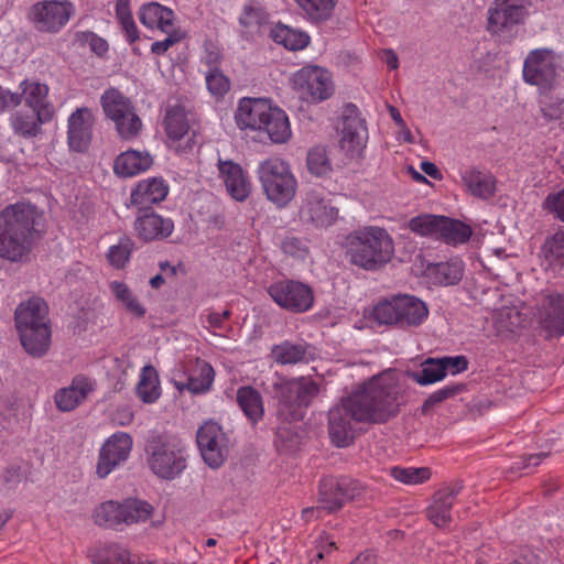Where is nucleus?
Masks as SVG:
<instances>
[{"label":"nucleus","mask_w":564,"mask_h":564,"mask_svg":"<svg viewBox=\"0 0 564 564\" xmlns=\"http://www.w3.org/2000/svg\"><path fill=\"white\" fill-rule=\"evenodd\" d=\"M304 17L314 23L329 20L333 15L335 0H294Z\"/></svg>","instance_id":"42"},{"label":"nucleus","mask_w":564,"mask_h":564,"mask_svg":"<svg viewBox=\"0 0 564 564\" xmlns=\"http://www.w3.org/2000/svg\"><path fill=\"white\" fill-rule=\"evenodd\" d=\"M109 288L116 300L119 301L130 314L137 317L144 316L145 308L140 304L126 283L112 281Z\"/></svg>","instance_id":"44"},{"label":"nucleus","mask_w":564,"mask_h":564,"mask_svg":"<svg viewBox=\"0 0 564 564\" xmlns=\"http://www.w3.org/2000/svg\"><path fill=\"white\" fill-rule=\"evenodd\" d=\"M562 58L555 51L541 47L528 53L523 61V80L536 86L541 93L549 91L560 84Z\"/></svg>","instance_id":"10"},{"label":"nucleus","mask_w":564,"mask_h":564,"mask_svg":"<svg viewBox=\"0 0 564 564\" xmlns=\"http://www.w3.org/2000/svg\"><path fill=\"white\" fill-rule=\"evenodd\" d=\"M134 229L143 240H154L169 237L174 230V223L171 218L150 213L135 219Z\"/></svg>","instance_id":"29"},{"label":"nucleus","mask_w":564,"mask_h":564,"mask_svg":"<svg viewBox=\"0 0 564 564\" xmlns=\"http://www.w3.org/2000/svg\"><path fill=\"white\" fill-rule=\"evenodd\" d=\"M196 442L204 462L210 468H219L228 458L230 442L217 422H204L197 430Z\"/></svg>","instance_id":"16"},{"label":"nucleus","mask_w":564,"mask_h":564,"mask_svg":"<svg viewBox=\"0 0 564 564\" xmlns=\"http://www.w3.org/2000/svg\"><path fill=\"white\" fill-rule=\"evenodd\" d=\"M94 564H126L129 552L117 543H102L89 551Z\"/></svg>","instance_id":"41"},{"label":"nucleus","mask_w":564,"mask_h":564,"mask_svg":"<svg viewBox=\"0 0 564 564\" xmlns=\"http://www.w3.org/2000/svg\"><path fill=\"white\" fill-rule=\"evenodd\" d=\"M214 376V369L209 364L197 360L194 373L186 381H175L174 384L181 392L187 390L194 394H200L209 391Z\"/></svg>","instance_id":"34"},{"label":"nucleus","mask_w":564,"mask_h":564,"mask_svg":"<svg viewBox=\"0 0 564 564\" xmlns=\"http://www.w3.org/2000/svg\"><path fill=\"white\" fill-rule=\"evenodd\" d=\"M133 241L127 237H120L118 243L109 247L107 251V260L111 267L122 269L129 262L132 250Z\"/></svg>","instance_id":"49"},{"label":"nucleus","mask_w":564,"mask_h":564,"mask_svg":"<svg viewBox=\"0 0 564 564\" xmlns=\"http://www.w3.org/2000/svg\"><path fill=\"white\" fill-rule=\"evenodd\" d=\"M137 393L144 403H153L160 398V380L154 367L148 365L142 368Z\"/></svg>","instance_id":"40"},{"label":"nucleus","mask_w":564,"mask_h":564,"mask_svg":"<svg viewBox=\"0 0 564 564\" xmlns=\"http://www.w3.org/2000/svg\"><path fill=\"white\" fill-rule=\"evenodd\" d=\"M270 297L282 308L303 313L312 308L314 293L310 285L295 280H279L268 288Z\"/></svg>","instance_id":"17"},{"label":"nucleus","mask_w":564,"mask_h":564,"mask_svg":"<svg viewBox=\"0 0 564 564\" xmlns=\"http://www.w3.org/2000/svg\"><path fill=\"white\" fill-rule=\"evenodd\" d=\"M301 217L317 227H327L335 223L338 216L337 209L319 187L310 188L304 196L300 209Z\"/></svg>","instance_id":"20"},{"label":"nucleus","mask_w":564,"mask_h":564,"mask_svg":"<svg viewBox=\"0 0 564 564\" xmlns=\"http://www.w3.org/2000/svg\"><path fill=\"white\" fill-rule=\"evenodd\" d=\"M435 280L443 285L457 284L464 274V262L454 258L447 262L437 263L432 268Z\"/></svg>","instance_id":"43"},{"label":"nucleus","mask_w":564,"mask_h":564,"mask_svg":"<svg viewBox=\"0 0 564 564\" xmlns=\"http://www.w3.org/2000/svg\"><path fill=\"white\" fill-rule=\"evenodd\" d=\"M93 391L94 382L83 375H77L69 386L55 392L54 402L59 411L70 412L79 406Z\"/></svg>","instance_id":"23"},{"label":"nucleus","mask_w":564,"mask_h":564,"mask_svg":"<svg viewBox=\"0 0 564 564\" xmlns=\"http://www.w3.org/2000/svg\"><path fill=\"white\" fill-rule=\"evenodd\" d=\"M140 22L148 29L169 33L173 29L174 12L158 2L144 3L139 10Z\"/></svg>","instance_id":"30"},{"label":"nucleus","mask_w":564,"mask_h":564,"mask_svg":"<svg viewBox=\"0 0 564 564\" xmlns=\"http://www.w3.org/2000/svg\"><path fill=\"white\" fill-rule=\"evenodd\" d=\"M464 387L458 384H451L445 386L436 391H434L432 394L429 395V398L424 401L422 405V411L426 412L431 408L435 406L436 404L443 402L444 400L452 398L463 391Z\"/></svg>","instance_id":"54"},{"label":"nucleus","mask_w":564,"mask_h":564,"mask_svg":"<svg viewBox=\"0 0 564 564\" xmlns=\"http://www.w3.org/2000/svg\"><path fill=\"white\" fill-rule=\"evenodd\" d=\"M279 414L286 421H297L319 392V386L310 377L286 380L275 386Z\"/></svg>","instance_id":"12"},{"label":"nucleus","mask_w":564,"mask_h":564,"mask_svg":"<svg viewBox=\"0 0 564 564\" xmlns=\"http://www.w3.org/2000/svg\"><path fill=\"white\" fill-rule=\"evenodd\" d=\"M497 319L501 323V327L509 332H513L521 324L520 315L514 308H502L499 311Z\"/></svg>","instance_id":"58"},{"label":"nucleus","mask_w":564,"mask_h":564,"mask_svg":"<svg viewBox=\"0 0 564 564\" xmlns=\"http://www.w3.org/2000/svg\"><path fill=\"white\" fill-rule=\"evenodd\" d=\"M306 166L308 172L316 177H325L333 171L328 153L321 145H316L307 152Z\"/></svg>","instance_id":"45"},{"label":"nucleus","mask_w":564,"mask_h":564,"mask_svg":"<svg viewBox=\"0 0 564 564\" xmlns=\"http://www.w3.org/2000/svg\"><path fill=\"white\" fill-rule=\"evenodd\" d=\"M541 112L549 121L564 119V99L542 100Z\"/></svg>","instance_id":"55"},{"label":"nucleus","mask_w":564,"mask_h":564,"mask_svg":"<svg viewBox=\"0 0 564 564\" xmlns=\"http://www.w3.org/2000/svg\"><path fill=\"white\" fill-rule=\"evenodd\" d=\"M217 166L219 177L225 183L229 195L238 202L246 200L251 193V183L242 167L231 160L223 159H218Z\"/></svg>","instance_id":"22"},{"label":"nucleus","mask_w":564,"mask_h":564,"mask_svg":"<svg viewBox=\"0 0 564 564\" xmlns=\"http://www.w3.org/2000/svg\"><path fill=\"white\" fill-rule=\"evenodd\" d=\"M441 221L442 216L423 214L412 217L408 223V227L419 236L437 239Z\"/></svg>","instance_id":"47"},{"label":"nucleus","mask_w":564,"mask_h":564,"mask_svg":"<svg viewBox=\"0 0 564 564\" xmlns=\"http://www.w3.org/2000/svg\"><path fill=\"white\" fill-rule=\"evenodd\" d=\"M292 85L303 99L314 102L326 100L334 93L332 75L317 65H306L296 70Z\"/></svg>","instance_id":"15"},{"label":"nucleus","mask_w":564,"mask_h":564,"mask_svg":"<svg viewBox=\"0 0 564 564\" xmlns=\"http://www.w3.org/2000/svg\"><path fill=\"white\" fill-rule=\"evenodd\" d=\"M271 36L276 44L283 45L290 51L303 50L310 43V36L306 32L285 24L275 25L271 31Z\"/></svg>","instance_id":"37"},{"label":"nucleus","mask_w":564,"mask_h":564,"mask_svg":"<svg viewBox=\"0 0 564 564\" xmlns=\"http://www.w3.org/2000/svg\"><path fill=\"white\" fill-rule=\"evenodd\" d=\"M281 247L284 253L292 257L304 258L307 253L305 245L296 237H286Z\"/></svg>","instance_id":"59"},{"label":"nucleus","mask_w":564,"mask_h":564,"mask_svg":"<svg viewBox=\"0 0 564 564\" xmlns=\"http://www.w3.org/2000/svg\"><path fill=\"white\" fill-rule=\"evenodd\" d=\"M76 39L82 45H87L90 51L98 56H102L108 52L109 46L107 41L94 32H78Z\"/></svg>","instance_id":"53"},{"label":"nucleus","mask_w":564,"mask_h":564,"mask_svg":"<svg viewBox=\"0 0 564 564\" xmlns=\"http://www.w3.org/2000/svg\"><path fill=\"white\" fill-rule=\"evenodd\" d=\"M95 117L87 107L77 108L67 119V142L70 150L84 152L93 138Z\"/></svg>","instance_id":"21"},{"label":"nucleus","mask_w":564,"mask_h":564,"mask_svg":"<svg viewBox=\"0 0 564 564\" xmlns=\"http://www.w3.org/2000/svg\"><path fill=\"white\" fill-rule=\"evenodd\" d=\"M237 402L245 415L253 423L260 421L264 413L262 397L252 387H240L237 391Z\"/></svg>","instance_id":"36"},{"label":"nucleus","mask_w":564,"mask_h":564,"mask_svg":"<svg viewBox=\"0 0 564 564\" xmlns=\"http://www.w3.org/2000/svg\"><path fill=\"white\" fill-rule=\"evenodd\" d=\"M459 174L463 185L475 197L488 199L495 195L496 178L491 173L476 167H466L460 170Z\"/></svg>","instance_id":"27"},{"label":"nucleus","mask_w":564,"mask_h":564,"mask_svg":"<svg viewBox=\"0 0 564 564\" xmlns=\"http://www.w3.org/2000/svg\"><path fill=\"white\" fill-rule=\"evenodd\" d=\"M390 475L395 480L405 485H417L430 479L431 470L427 467H392Z\"/></svg>","instance_id":"50"},{"label":"nucleus","mask_w":564,"mask_h":564,"mask_svg":"<svg viewBox=\"0 0 564 564\" xmlns=\"http://www.w3.org/2000/svg\"><path fill=\"white\" fill-rule=\"evenodd\" d=\"M52 120L42 119L40 113L32 110H17L9 118L13 133L24 139L37 137L42 131V126Z\"/></svg>","instance_id":"31"},{"label":"nucleus","mask_w":564,"mask_h":564,"mask_svg":"<svg viewBox=\"0 0 564 564\" xmlns=\"http://www.w3.org/2000/svg\"><path fill=\"white\" fill-rule=\"evenodd\" d=\"M368 142V129L358 108L349 104L343 110L340 148L350 159H359Z\"/></svg>","instance_id":"18"},{"label":"nucleus","mask_w":564,"mask_h":564,"mask_svg":"<svg viewBox=\"0 0 564 564\" xmlns=\"http://www.w3.org/2000/svg\"><path fill=\"white\" fill-rule=\"evenodd\" d=\"M102 110L116 127L123 140L135 138L142 128V121L135 113L131 100L117 88H108L100 97Z\"/></svg>","instance_id":"13"},{"label":"nucleus","mask_w":564,"mask_h":564,"mask_svg":"<svg viewBox=\"0 0 564 564\" xmlns=\"http://www.w3.org/2000/svg\"><path fill=\"white\" fill-rule=\"evenodd\" d=\"M231 313L228 310L223 312L210 311L206 314L207 323L214 328H223L226 319L230 317Z\"/></svg>","instance_id":"64"},{"label":"nucleus","mask_w":564,"mask_h":564,"mask_svg":"<svg viewBox=\"0 0 564 564\" xmlns=\"http://www.w3.org/2000/svg\"><path fill=\"white\" fill-rule=\"evenodd\" d=\"M169 186L162 178H148L138 183L131 193V203L140 208H148L165 199Z\"/></svg>","instance_id":"28"},{"label":"nucleus","mask_w":564,"mask_h":564,"mask_svg":"<svg viewBox=\"0 0 564 564\" xmlns=\"http://www.w3.org/2000/svg\"><path fill=\"white\" fill-rule=\"evenodd\" d=\"M167 36L162 41L153 42L151 45V52L155 55H163L167 50L180 42L182 40V36L177 31L174 29L170 30L169 33H166Z\"/></svg>","instance_id":"60"},{"label":"nucleus","mask_w":564,"mask_h":564,"mask_svg":"<svg viewBox=\"0 0 564 564\" xmlns=\"http://www.w3.org/2000/svg\"><path fill=\"white\" fill-rule=\"evenodd\" d=\"M268 21L265 11L254 4H246L239 17V24L246 34H254Z\"/></svg>","instance_id":"46"},{"label":"nucleus","mask_w":564,"mask_h":564,"mask_svg":"<svg viewBox=\"0 0 564 564\" xmlns=\"http://www.w3.org/2000/svg\"><path fill=\"white\" fill-rule=\"evenodd\" d=\"M345 488L340 486L338 479L333 477L323 478L319 481V491L317 505L325 513H332L344 506L343 492Z\"/></svg>","instance_id":"35"},{"label":"nucleus","mask_w":564,"mask_h":564,"mask_svg":"<svg viewBox=\"0 0 564 564\" xmlns=\"http://www.w3.org/2000/svg\"><path fill=\"white\" fill-rule=\"evenodd\" d=\"M542 326L551 334H564V297L560 294L547 295L539 310Z\"/></svg>","instance_id":"26"},{"label":"nucleus","mask_w":564,"mask_h":564,"mask_svg":"<svg viewBox=\"0 0 564 564\" xmlns=\"http://www.w3.org/2000/svg\"><path fill=\"white\" fill-rule=\"evenodd\" d=\"M440 359L445 368L446 376L463 372L468 367V360L465 356H446Z\"/></svg>","instance_id":"57"},{"label":"nucleus","mask_w":564,"mask_h":564,"mask_svg":"<svg viewBox=\"0 0 564 564\" xmlns=\"http://www.w3.org/2000/svg\"><path fill=\"white\" fill-rule=\"evenodd\" d=\"M471 234V228L468 225L459 220L442 216L437 239L443 240L448 245H458L466 242L470 238Z\"/></svg>","instance_id":"39"},{"label":"nucleus","mask_w":564,"mask_h":564,"mask_svg":"<svg viewBox=\"0 0 564 564\" xmlns=\"http://www.w3.org/2000/svg\"><path fill=\"white\" fill-rule=\"evenodd\" d=\"M531 6L532 0H494L487 11V31L500 43H511Z\"/></svg>","instance_id":"8"},{"label":"nucleus","mask_w":564,"mask_h":564,"mask_svg":"<svg viewBox=\"0 0 564 564\" xmlns=\"http://www.w3.org/2000/svg\"><path fill=\"white\" fill-rule=\"evenodd\" d=\"M338 481L340 482V486L345 488L344 490H340L344 494L343 495L344 503L347 500H352L356 497L360 496L361 486L358 481L347 479V478L338 479Z\"/></svg>","instance_id":"61"},{"label":"nucleus","mask_w":564,"mask_h":564,"mask_svg":"<svg viewBox=\"0 0 564 564\" xmlns=\"http://www.w3.org/2000/svg\"><path fill=\"white\" fill-rule=\"evenodd\" d=\"M48 307L44 300L33 296L18 305L14 312L17 329L23 348L33 357L45 355L51 345Z\"/></svg>","instance_id":"5"},{"label":"nucleus","mask_w":564,"mask_h":564,"mask_svg":"<svg viewBox=\"0 0 564 564\" xmlns=\"http://www.w3.org/2000/svg\"><path fill=\"white\" fill-rule=\"evenodd\" d=\"M235 119L240 129L263 131L273 143H285L292 134L286 113L263 98H242Z\"/></svg>","instance_id":"3"},{"label":"nucleus","mask_w":564,"mask_h":564,"mask_svg":"<svg viewBox=\"0 0 564 564\" xmlns=\"http://www.w3.org/2000/svg\"><path fill=\"white\" fill-rule=\"evenodd\" d=\"M544 208L554 214L564 223V188L557 193L549 194L544 200Z\"/></svg>","instance_id":"56"},{"label":"nucleus","mask_w":564,"mask_h":564,"mask_svg":"<svg viewBox=\"0 0 564 564\" xmlns=\"http://www.w3.org/2000/svg\"><path fill=\"white\" fill-rule=\"evenodd\" d=\"M402 388L392 372L372 377L364 386L334 406L328 413V433L337 447H346L352 440L348 416L357 422L382 424L400 411Z\"/></svg>","instance_id":"1"},{"label":"nucleus","mask_w":564,"mask_h":564,"mask_svg":"<svg viewBox=\"0 0 564 564\" xmlns=\"http://www.w3.org/2000/svg\"><path fill=\"white\" fill-rule=\"evenodd\" d=\"M372 318L382 325L417 327L429 316L425 302L413 295H398L379 302L372 310Z\"/></svg>","instance_id":"9"},{"label":"nucleus","mask_w":564,"mask_h":564,"mask_svg":"<svg viewBox=\"0 0 564 564\" xmlns=\"http://www.w3.org/2000/svg\"><path fill=\"white\" fill-rule=\"evenodd\" d=\"M21 104V95L18 93H11L8 89H3L0 86V113L3 112L8 107H17Z\"/></svg>","instance_id":"63"},{"label":"nucleus","mask_w":564,"mask_h":564,"mask_svg":"<svg viewBox=\"0 0 564 564\" xmlns=\"http://www.w3.org/2000/svg\"><path fill=\"white\" fill-rule=\"evenodd\" d=\"M132 437L124 432L112 434L99 451L96 474L104 479L128 459L132 449Z\"/></svg>","instance_id":"19"},{"label":"nucleus","mask_w":564,"mask_h":564,"mask_svg":"<svg viewBox=\"0 0 564 564\" xmlns=\"http://www.w3.org/2000/svg\"><path fill=\"white\" fill-rule=\"evenodd\" d=\"M144 452L149 468L159 478L175 479L186 468L185 448L180 441L170 435L149 436Z\"/></svg>","instance_id":"6"},{"label":"nucleus","mask_w":564,"mask_h":564,"mask_svg":"<svg viewBox=\"0 0 564 564\" xmlns=\"http://www.w3.org/2000/svg\"><path fill=\"white\" fill-rule=\"evenodd\" d=\"M257 175L268 200L276 207H286L295 197L297 180L286 161L280 158L263 160Z\"/></svg>","instance_id":"7"},{"label":"nucleus","mask_w":564,"mask_h":564,"mask_svg":"<svg viewBox=\"0 0 564 564\" xmlns=\"http://www.w3.org/2000/svg\"><path fill=\"white\" fill-rule=\"evenodd\" d=\"M43 214L36 206L18 202L0 213V258L21 262L42 238Z\"/></svg>","instance_id":"2"},{"label":"nucleus","mask_w":564,"mask_h":564,"mask_svg":"<svg viewBox=\"0 0 564 564\" xmlns=\"http://www.w3.org/2000/svg\"><path fill=\"white\" fill-rule=\"evenodd\" d=\"M205 79L207 89L216 97H221L229 90L228 78L218 69L206 70Z\"/></svg>","instance_id":"52"},{"label":"nucleus","mask_w":564,"mask_h":564,"mask_svg":"<svg viewBox=\"0 0 564 564\" xmlns=\"http://www.w3.org/2000/svg\"><path fill=\"white\" fill-rule=\"evenodd\" d=\"M311 346L305 341L284 340L274 345L271 349V358L274 362L285 366L307 362L311 358Z\"/></svg>","instance_id":"32"},{"label":"nucleus","mask_w":564,"mask_h":564,"mask_svg":"<svg viewBox=\"0 0 564 564\" xmlns=\"http://www.w3.org/2000/svg\"><path fill=\"white\" fill-rule=\"evenodd\" d=\"M446 377L445 368L440 358H429L422 365V369L413 373V379L420 386H429L443 380Z\"/></svg>","instance_id":"48"},{"label":"nucleus","mask_w":564,"mask_h":564,"mask_svg":"<svg viewBox=\"0 0 564 564\" xmlns=\"http://www.w3.org/2000/svg\"><path fill=\"white\" fill-rule=\"evenodd\" d=\"M346 252L352 264L375 271L390 261L393 240L383 228L366 226L347 236Z\"/></svg>","instance_id":"4"},{"label":"nucleus","mask_w":564,"mask_h":564,"mask_svg":"<svg viewBox=\"0 0 564 564\" xmlns=\"http://www.w3.org/2000/svg\"><path fill=\"white\" fill-rule=\"evenodd\" d=\"M543 253L550 262L564 260V231H557L543 245Z\"/></svg>","instance_id":"51"},{"label":"nucleus","mask_w":564,"mask_h":564,"mask_svg":"<svg viewBox=\"0 0 564 564\" xmlns=\"http://www.w3.org/2000/svg\"><path fill=\"white\" fill-rule=\"evenodd\" d=\"M75 11L69 0H41L30 7L26 18L37 32L56 34L67 25Z\"/></svg>","instance_id":"14"},{"label":"nucleus","mask_w":564,"mask_h":564,"mask_svg":"<svg viewBox=\"0 0 564 564\" xmlns=\"http://www.w3.org/2000/svg\"><path fill=\"white\" fill-rule=\"evenodd\" d=\"M335 542L330 540L328 535H321L315 541V557L323 560L325 555L335 550Z\"/></svg>","instance_id":"62"},{"label":"nucleus","mask_w":564,"mask_h":564,"mask_svg":"<svg viewBox=\"0 0 564 564\" xmlns=\"http://www.w3.org/2000/svg\"><path fill=\"white\" fill-rule=\"evenodd\" d=\"M153 161L149 153L128 150L115 161V173L122 177H132L150 169Z\"/></svg>","instance_id":"33"},{"label":"nucleus","mask_w":564,"mask_h":564,"mask_svg":"<svg viewBox=\"0 0 564 564\" xmlns=\"http://www.w3.org/2000/svg\"><path fill=\"white\" fill-rule=\"evenodd\" d=\"M21 89V99H24L25 105L40 116L42 119H53L55 109L53 104L48 100L50 88L46 84L36 80H22L19 85Z\"/></svg>","instance_id":"24"},{"label":"nucleus","mask_w":564,"mask_h":564,"mask_svg":"<svg viewBox=\"0 0 564 564\" xmlns=\"http://www.w3.org/2000/svg\"><path fill=\"white\" fill-rule=\"evenodd\" d=\"M462 490L460 485H453L438 490L426 510L429 520L437 528L448 527L452 522L451 510Z\"/></svg>","instance_id":"25"},{"label":"nucleus","mask_w":564,"mask_h":564,"mask_svg":"<svg viewBox=\"0 0 564 564\" xmlns=\"http://www.w3.org/2000/svg\"><path fill=\"white\" fill-rule=\"evenodd\" d=\"M153 513V507L141 499L128 498L122 501L107 500L99 503L94 510V521L97 525L107 529H117L120 525H131L145 522Z\"/></svg>","instance_id":"11"},{"label":"nucleus","mask_w":564,"mask_h":564,"mask_svg":"<svg viewBox=\"0 0 564 564\" xmlns=\"http://www.w3.org/2000/svg\"><path fill=\"white\" fill-rule=\"evenodd\" d=\"M164 129L174 141L181 140L189 129L187 112L182 106L175 105L166 109Z\"/></svg>","instance_id":"38"}]
</instances>
